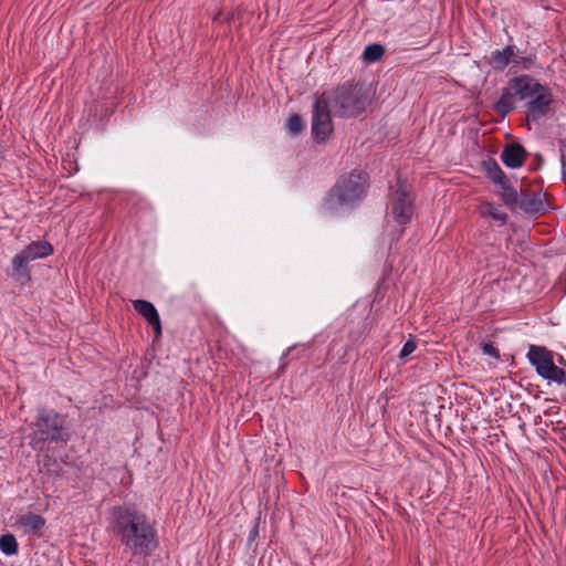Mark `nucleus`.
<instances>
[{"label": "nucleus", "mask_w": 566, "mask_h": 566, "mask_svg": "<svg viewBox=\"0 0 566 566\" xmlns=\"http://www.w3.org/2000/svg\"><path fill=\"white\" fill-rule=\"evenodd\" d=\"M111 525L120 542L134 554H147L156 547V531L148 517L129 506H114Z\"/></svg>", "instance_id": "f257e3e1"}, {"label": "nucleus", "mask_w": 566, "mask_h": 566, "mask_svg": "<svg viewBox=\"0 0 566 566\" xmlns=\"http://www.w3.org/2000/svg\"><path fill=\"white\" fill-rule=\"evenodd\" d=\"M369 178L367 172L358 169L342 176L326 193L323 208L335 212L338 209H353L367 193Z\"/></svg>", "instance_id": "f03ea898"}, {"label": "nucleus", "mask_w": 566, "mask_h": 566, "mask_svg": "<svg viewBox=\"0 0 566 566\" xmlns=\"http://www.w3.org/2000/svg\"><path fill=\"white\" fill-rule=\"evenodd\" d=\"M324 102L339 117L361 114L369 104V97L360 84L345 83L321 95Z\"/></svg>", "instance_id": "7ed1b4c3"}, {"label": "nucleus", "mask_w": 566, "mask_h": 566, "mask_svg": "<svg viewBox=\"0 0 566 566\" xmlns=\"http://www.w3.org/2000/svg\"><path fill=\"white\" fill-rule=\"evenodd\" d=\"M541 84L536 78L528 74H521L509 80L507 85L501 90L499 99L492 105L493 111L502 118L516 109L517 101H528Z\"/></svg>", "instance_id": "20e7f679"}, {"label": "nucleus", "mask_w": 566, "mask_h": 566, "mask_svg": "<svg viewBox=\"0 0 566 566\" xmlns=\"http://www.w3.org/2000/svg\"><path fill=\"white\" fill-rule=\"evenodd\" d=\"M35 428L34 439L41 442H66L71 437L65 416L53 409H39Z\"/></svg>", "instance_id": "39448f33"}, {"label": "nucleus", "mask_w": 566, "mask_h": 566, "mask_svg": "<svg viewBox=\"0 0 566 566\" xmlns=\"http://www.w3.org/2000/svg\"><path fill=\"white\" fill-rule=\"evenodd\" d=\"M53 253V247L46 241H34L22 249L12 259V276L17 281L30 280L28 264L38 259H43Z\"/></svg>", "instance_id": "423d86ee"}, {"label": "nucleus", "mask_w": 566, "mask_h": 566, "mask_svg": "<svg viewBox=\"0 0 566 566\" xmlns=\"http://www.w3.org/2000/svg\"><path fill=\"white\" fill-rule=\"evenodd\" d=\"M526 357L543 379L554 381L558 385L566 382L565 371L555 365L553 354L546 347L531 345Z\"/></svg>", "instance_id": "0eeeda50"}, {"label": "nucleus", "mask_w": 566, "mask_h": 566, "mask_svg": "<svg viewBox=\"0 0 566 566\" xmlns=\"http://www.w3.org/2000/svg\"><path fill=\"white\" fill-rule=\"evenodd\" d=\"M413 197L408 190L399 186L391 192L388 213L395 222L400 226L409 223L413 216Z\"/></svg>", "instance_id": "6e6552de"}, {"label": "nucleus", "mask_w": 566, "mask_h": 566, "mask_svg": "<svg viewBox=\"0 0 566 566\" xmlns=\"http://www.w3.org/2000/svg\"><path fill=\"white\" fill-rule=\"evenodd\" d=\"M553 103L554 97L551 88L541 84V88L537 90V93H534L524 104L526 119L528 122L538 123L552 112Z\"/></svg>", "instance_id": "1a4fd4ad"}, {"label": "nucleus", "mask_w": 566, "mask_h": 566, "mask_svg": "<svg viewBox=\"0 0 566 566\" xmlns=\"http://www.w3.org/2000/svg\"><path fill=\"white\" fill-rule=\"evenodd\" d=\"M332 112L322 97L316 99L312 115V135L318 144L325 143L333 133Z\"/></svg>", "instance_id": "9d476101"}, {"label": "nucleus", "mask_w": 566, "mask_h": 566, "mask_svg": "<svg viewBox=\"0 0 566 566\" xmlns=\"http://www.w3.org/2000/svg\"><path fill=\"white\" fill-rule=\"evenodd\" d=\"M133 306L135 311L138 312L153 327L156 336H160L161 323L156 307L150 302L145 300L133 301Z\"/></svg>", "instance_id": "9b49d317"}, {"label": "nucleus", "mask_w": 566, "mask_h": 566, "mask_svg": "<svg viewBox=\"0 0 566 566\" xmlns=\"http://www.w3.org/2000/svg\"><path fill=\"white\" fill-rule=\"evenodd\" d=\"M526 158V150L521 144H509L501 153L502 163L511 169L523 166Z\"/></svg>", "instance_id": "f8f14e48"}, {"label": "nucleus", "mask_w": 566, "mask_h": 566, "mask_svg": "<svg viewBox=\"0 0 566 566\" xmlns=\"http://www.w3.org/2000/svg\"><path fill=\"white\" fill-rule=\"evenodd\" d=\"M514 49L515 45H506L502 50H495L491 52L488 61L489 65L494 71H504L514 59Z\"/></svg>", "instance_id": "ddd939ff"}, {"label": "nucleus", "mask_w": 566, "mask_h": 566, "mask_svg": "<svg viewBox=\"0 0 566 566\" xmlns=\"http://www.w3.org/2000/svg\"><path fill=\"white\" fill-rule=\"evenodd\" d=\"M525 212L537 214L545 210L543 195L541 192H522L517 202Z\"/></svg>", "instance_id": "4468645a"}, {"label": "nucleus", "mask_w": 566, "mask_h": 566, "mask_svg": "<svg viewBox=\"0 0 566 566\" xmlns=\"http://www.w3.org/2000/svg\"><path fill=\"white\" fill-rule=\"evenodd\" d=\"M482 169L485 172L486 177L495 185L499 182H503L504 179L507 178L503 170L501 169V167L499 166V164L492 158H489L488 160H484L482 163Z\"/></svg>", "instance_id": "2eb2a0df"}, {"label": "nucleus", "mask_w": 566, "mask_h": 566, "mask_svg": "<svg viewBox=\"0 0 566 566\" xmlns=\"http://www.w3.org/2000/svg\"><path fill=\"white\" fill-rule=\"evenodd\" d=\"M500 188L499 195L506 206L514 207L518 202L517 191L510 185L507 178L503 182L496 184Z\"/></svg>", "instance_id": "dca6fc26"}, {"label": "nucleus", "mask_w": 566, "mask_h": 566, "mask_svg": "<svg viewBox=\"0 0 566 566\" xmlns=\"http://www.w3.org/2000/svg\"><path fill=\"white\" fill-rule=\"evenodd\" d=\"M536 56L535 54L520 55L517 49H514V59L512 60V66L524 71L531 70L535 66Z\"/></svg>", "instance_id": "f3484780"}, {"label": "nucleus", "mask_w": 566, "mask_h": 566, "mask_svg": "<svg viewBox=\"0 0 566 566\" xmlns=\"http://www.w3.org/2000/svg\"><path fill=\"white\" fill-rule=\"evenodd\" d=\"M0 551L7 556L18 553L19 545L14 535L8 533L0 536Z\"/></svg>", "instance_id": "a211bd4d"}, {"label": "nucleus", "mask_w": 566, "mask_h": 566, "mask_svg": "<svg viewBox=\"0 0 566 566\" xmlns=\"http://www.w3.org/2000/svg\"><path fill=\"white\" fill-rule=\"evenodd\" d=\"M385 53V48L379 43L368 44L363 52V60L368 63L377 62Z\"/></svg>", "instance_id": "6ab92c4d"}, {"label": "nucleus", "mask_w": 566, "mask_h": 566, "mask_svg": "<svg viewBox=\"0 0 566 566\" xmlns=\"http://www.w3.org/2000/svg\"><path fill=\"white\" fill-rule=\"evenodd\" d=\"M20 523L33 532H39L45 524L41 515L29 513L20 518Z\"/></svg>", "instance_id": "aec40b11"}, {"label": "nucleus", "mask_w": 566, "mask_h": 566, "mask_svg": "<svg viewBox=\"0 0 566 566\" xmlns=\"http://www.w3.org/2000/svg\"><path fill=\"white\" fill-rule=\"evenodd\" d=\"M482 214L489 216L494 220L501 221L502 223L507 220V214L505 212L499 211L492 203H484L482 206Z\"/></svg>", "instance_id": "412c9836"}, {"label": "nucleus", "mask_w": 566, "mask_h": 566, "mask_svg": "<svg viewBox=\"0 0 566 566\" xmlns=\"http://www.w3.org/2000/svg\"><path fill=\"white\" fill-rule=\"evenodd\" d=\"M287 128L292 134H298L303 129V120L301 116L296 114L291 115L287 120Z\"/></svg>", "instance_id": "4be33fe9"}, {"label": "nucleus", "mask_w": 566, "mask_h": 566, "mask_svg": "<svg viewBox=\"0 0 566 566\" xmlns=\"http://www.w3.org/2000/svg\"><path fill=\"white\" fill-rule=\"evenodd\" d=\"M417 348V344L415 342L413 338H409L402 346V348L400 349V353L398 355V357L400 359H405L407 358L410 354H412Z\"/></svg>", "instance_id": "5701e85b"}, {"label": "nucleus", "mask_w": 566, "mask_h": 566, "mask_svg": "<svg viewBox=\"0 0 566 566\" xmlns=\"http://www.w3.org/2000/svg\"><path fill=\"white\" fill-rule=\"evenodd\" d=\"M482 353L484 355L493 357L495 359L500 358L499 349L496 347H494L492 343H483L482 344Z\"/></svg>", "instance_id": "b1692460"}, {"label": "nucleus", "mask_w": 566, "mask_h": 566, "mask_svg": "<svg viewBox=\"0 0 566 566\" xmlns=\"http://www.w3.org/2000/svg\"><path fill=\"white\" fill-rule=\"evenodd\" d=\"M259 536V525H258V522L256 520L254 521L250 532H249V536H248V542L249 543H252L255 541V538Z\"/></svg>", "instance_id": "393cba45"}, {"label": "nucleus", "mask_w": 566, "mask_h": 566, "mask_svg": "<svg viewBox=\"0 0 566 566\" xmlns=\"http://www.w3.org/2000/svg\"><path fill=\"white\" fill-rule=\"evenodd\" d=\"M560 163H562V166L564 168L565 167V156L564 155H562V157H560Z\"/></svg>", "instance_id": "a878e982"}]
</instances>
